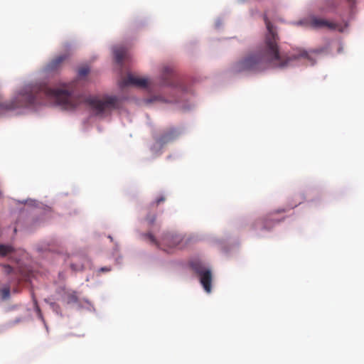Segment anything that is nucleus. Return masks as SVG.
<instances>
[{"instance_id":"39448f33","label":"nucleus","mask_w":364,"mask_h":364,"mask_svg":"<svg viewBox=\"0 0 364 364\" xmlns=\"http://www.w3.org/2000/svg\"><path fill=\"white\" fill-rule=\"evenodd\" d=\"M306 23L308 26L312 28H327L330 30L338 31L342 32L343 28L342 25L328 21L324 18H318L316 16H311L306 20Z\"/></svg>"},{"instance_id":"aec40b11","label":"nucleus","mask_w":364,"mask_h":364,"mask_svg":"<svg viewBox=\"0 0 364 364\" xmlns=\"http://www.w3.org/2000/svg\"><path fill=\"white\" fill-rule=\"evenodd\" d=\"M155 220V217H153L151 220H150V223H153Z\"/></svg>"},{"instance_id":"f8f14e48","label":"nucleus","mask_w":364,"mask_h":364,"mask_svg":"<svg viewBox=\"0 0 364 364\" xmlns=\"http://www.w3.org/2000/svg\"><path fill=\"white\" fill-rule=\"evenodd\" d=\"M14 247L11 245L0 244V257H6L14 252Z\"/></svg>"},{"instance_id":"6ab92c4d","label":"nucleus","mask_w":364,"mask_h":364,"mask_svg":"<svg viewBox=\"0 0 364 364\" xmlns=\"http://www.w3.org/2000/svg\"><path fill=\"white\" fill-rule=\"evenodd\" d=\"M110 270H111V268L105 267H102V268H100V269L98 270V272H109Z\"/></svg>"},{"instance_id":"dca6fc26","label":"nucleus","mask_w":364,"mask_h":364,"mask_svg":"<svg viewBox=\"0 0 364 364\" xmlns=\"http://www.w3.org/2000/svg\"><path fill=\"white\" fill-rule=\"evenodd\" d=\"M90 72V70L87 67H83L79 69L78 70V75L80 77H84L86 76Z\"/></svg>"},{"instance_id":"4468645a","label":"nucleus","mask_w":364,"mask_h":364,"mask_svg":"<svg viewBox=\"0 0 364 364\" xmlns=\"http://www.w3.org/2000/svg\"><path fill=\"white\" fill-rule=\"evenodd\" d=\"M323 4L325 5L322 7V10L328 11L331 9L333 8L336 5L334 0H322Z\"/></svg>"},{"instance_id":"ddd939ff","label":"nucleus","mask_w":364,"mask_h":364,"mask_svg":"<svg viewBox=\"0 0 364 364\" xmlns=\"http://www.w3.org/2000/svg\"><path fill=\"white\" fill-rule=\"evenodd\" d=\"M66 294L68 303H77L78 301V298L75 291H68Z\"/></svg>"},{"instance_id":"6e6552de","label":"nucleus","mask_w":364,"mask_h":364,"mask_svg":"<svg viewBox=\"0 0 364 364\" xmlns=\"http://www.w3.org/2000/svg\"><path fill=\"white\" fill-rule=\"evenodd\" d=\"M286 209H277L274 212L268 214L264 218L257 222V224H259L262 226L263 229H270L276 223H279V220H276L274 218V215L276 213H281L286 212Z\"/></svg>"},{"instance_id":"9d476101","label":"nucleus","mask_w":364,"mask_h":364,"mask_svg":"<svg viewBox=\"0 0 364 364\" xmlns=\"http://www.w3.org/2000/svg\"><path fill=\"white\" fill-rule=\"evenodd\" d=\"M67 55H60L55 57L46 65L45 70L47 72L57 71L61 67L63 63L67 59Z\"/></svg>"},{"instance_id":"423d86ee","label":"nucleus","mask_w":364,"mask_h":364,"mask_svg":"<svg viewBox=\"0 0 364 364\" xmlns=\"http://www.w3.org/2000/svg\"><path fill=\"white\" fill-rule=\"evenodd\" d=\"M148 85L149 82L147 79L141 78L132 74H128L127 77L121 80L119 82V86L122 88L129 85H134L139 87H146Z\"/></svg>"},{"instance_id":"f3484780","label":"nucleus","mask_w":364,"mask_h":364,"mask_svg":"<svg viewBox=\"0 0 364 364\" xmlns=\"http://www.w3.org/2000/svg\"><path fill=\"white\" fill-rule=\"evenodd\" d=\"M3 269H4V272L6 274H10L13 272V268L9 265V264H5L3 266Z\"/></svg>"},{"instance_id":"f257e3e1","label":"nucleus","mask_w":364,"mask_h":364,"mask_svg":"<svg viewBox=\"0 0 364 364\" xmlns=\"http://www.w3.org/2000/svg\"><path fill=\"white\" fill-rule=\"evenodd\" d=\"M73 83H63L60 87L51 88L45 83H36L25 85L14 100L0 105V107L11 110L21 107H28L34 105L45 104V100L55 101L62 109L73 110L82 102H85L96 115H103L120 106L119 99L116 96H105L82 98L73 95Z\"/></svg>"},{"instance_id":"20e7f679","label":"nucleus","mask_w":364,"mask_h":364,"mask_svg":"<svg viewBox=\"0 0 364 364\" xmlns=\"http://www.w3.org/2000/svg\"><path fill=\"white\" fill-rule=\"evenodd\" d=\"M146 237L149 239V240L156 244L160 248L163 249L164 251L169 252L171 249L176 247L180 245L181 242L183 240V238L179 235H173L172 233H166L165 234L162 239L161 242L159 243L154 236L150 233L146 235Z\"/></svg>"},{"instance_id":"a211bd4d","label":"nucleus","mask_w":364,"mask_h":364,"mask_svg":"<svg viewBox=\"0 0 364 364\" xmlns=\"http://www.w3.org/2000/svg\"><path fill=\"white\" fill-rule=\"evenodd\" d=\"M165 200H166V198H165V197H164V196H161V197L158 198L156 200L155 203H156V205H159L161 203H162V202L165 201Z\"/></svg>"},{"instance_id":"7ed1b4c3","label":"nucleus","mask_w":364,"mask_h":364,"mask_svg":"<svg viewBox=\"0 0 364 364\" xmlns=\"http://www.w3.org/2000/svg\"><path fill=\"white\" fill-rule=\"evenodd\" d=\"M191 268L199 278L200 282L207 293L212 289L213 275L211 270L200 262H193Z\"/></svg>"},{"instance_id":"0eeeda50","label":"nucleus","mask_w":364,"mask_h":364,"mask_svg":"<svg viewBox=\"0 0 364 364\" xmlns=\"http://www.w3.org/2000/svg\"><path fill=\"white\" fill-rule=\"evenodd\" d=\"M175 77L176 75L173 68L171 66H165L161 73V85L163 86L174 87L176 85Z\"/></svg>"},{"instance_id":"9b49d317","label":"nucleus","mask_w":364,"mask_h":364,"mask_svg":"<svg viewBox=\"0 0 364 364\" xmlns=\"http://www.w3.org/2000/svg\"><path fill=\"white\" fill-rule=\"evenodd\" d=\"M113 52H114L115 60L119 65H122L123 60L127 58L128 56L127 50L124 47H122V46L116 47L115 48H114Z\"/></svg>"},{"instance_id":"2eb2a0df","label":"nucleus","mask_w":364,"mask_h":364,"mask_svg":"<svg viewBox=\"0 0 364 364\" xmlns=\"http://www.w3.org/2000/svg\"><path fill=\"white\" fill-rule=\"evenodd\" d=\"M1 298L7 299L10 296V289L9 287L4 288L1 290Z\"/></svg>"},{"instance_id":"1a4fd4ad","label":"nucleus","mask_w":364,"mask_h":364,"mask_svg":"<svg viewBox=\"0 0 364 364\" xmlns=\"http://www.w3.org/2000/svg\"><path fill=\"white\" fill-rule=\"evenodd\" d=\"M178 135L179 132L175 128H171L156 138V141L159 144L164 145L174 140Z\"/></svg>"},{"instance_id":"f03ea898","label":"nucleus","mask_w":364,"mask_h":364,"mask_svg":"<svg viewBox=\"0 0 364 364\" xmlns=\"http://www.w3.org/2000/svg\"><path fill=\"white\" fill-rule=\"evenodd\" d=\"M264 21L267 30L264 45L257 52L235 63L232 67L233 73L259 72L269 66L284 69L291 65L294 61L301 59L311 60L308 52L301 48L294 49L292 52L287 53H281L278 46L279 36L267 14L264 16Z\"/></svg>"}]
</instances>
